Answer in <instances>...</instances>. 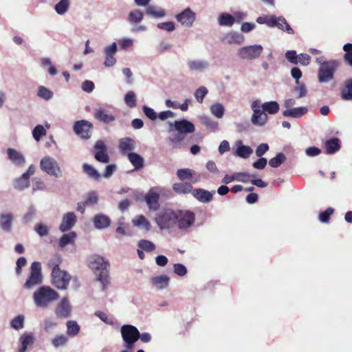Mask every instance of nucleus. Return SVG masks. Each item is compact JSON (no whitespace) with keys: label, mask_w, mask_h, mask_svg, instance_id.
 Wrapping results in <instances>:
<instances>
[{"label":"nucleus","mask_w":352,"mask_h":352,"mask_svg":"<svg viewBox=\"0 0 352 352\" xmlns=\"http://www.w3.org/2000/svg\"><path fill=\"white\" fill-rule=\"evenodd\" d=\"M89 266L95 272L97 280L101 284L102 290H106L110 283L108 270L109 261L102 256L94 255L89 258Z\"/></svg>","instance_id":"obj_1"},{"label":"nucleus","mask_w":352,"mask_h":352,"mask_svg":"<svg viewBox=\"0 0 352 352\" xmlns=\"http://www.w3.org/2000/svg\"><path fill=\"white\" fill-rule=\"evenodd\" d=\"M195 130V125L186 119L169 122V140L173 143H179L184 140L186 134L192 133Z\"/></svg>","instance_id":"obj_2"},{"label":"nucleus","mask_w":352,"mask_h":352,"mask_svg":"<svg viewBox=\"0 0 352 352\" xmlns=\"http://www.w3.org/2000/svg\"><path fill=\"white\" fill-rule=\"evenodd\" d=\"M33 298L38 307L45 308L58 298V294L50 287L42 286L34 292Z\"/></svg>","instance_id":"obj_3"},{"label":"nucleus","mask_w":352,"mask_h":352,"mask_svg":"<svg viewBox=\"0 0 352 352\" xmlns=\"http://www.w3.org/2000/svg\"><path fill=\"white\" fill-rule=\"evenodd\" d=\"M316 61L320 65L318 70V80L327 82L333 78L334 73L338 66L336 60L327 61L323 56L316 58Z\"/></svg>","instance_id":"obj_4"},{"label":"nucleus","mask_w":352,"mask_h":352,"mask_svg":"<svg viewBox=\"0 0 352 352\" xmlns=\"http://www.w3.org/2000/svg\"><path fill=\"white\" fill-rule=\"evenodd\" d=\"M120 333L123 340V346L127 350H132L135 343L140 338V331L133 325L124 324L120 328Z\"/></svg>","instance_id":"obj_5"},{"label":"nucleus","mask_w":352,"mask_h":352,"mask_svg":"<svg viewBox=\"0 0 352 352\" xmlns=\"http://www.w3.org/2000/svg\"><path fill=\"white\" fill-rule=\"evenodd\" d=\"M155 219L161 230L171 228L177 224V212L163 210L157 214Z\"/></svg>","instance_id":"obj_6"},{"label":"nucleus","mask_w":352,"mask_h":352,"mask_svg":"<svg viewBox=\"0 0 352 352\" xmlns=\"http://www.w3.org/2000/svg\"><path fill=\"white\" fill-rule=\"evenodd\" d=\"M40 168L44 173L50 176L59 178L63 175V173L58 163L51 156L47 155L41 160Z\"/></svg>","instance_id":"obj_7"},{"label":"nucleus","mask_w":352,"mask_h":352,"mask_svg":"<svg viewBox=\"0 0 352 352\" xmlns=\"http://www.w3.org/2000/svg\"><path fill=\"white\" fill-rule=\"evenodd\" d=\"M195 221V214L190 210H178L177 212V223L181 230L191 228Z\"/></svg>","instance_id":"obj_8"},{"label":"nucleus","mask_w":352,"mask_h":352,"mask_svg":"<svg viewBox=\"0 0 352 352\" xmlns=\"http://www.w3.org/2000/svg\"><path fill=\"white\" fill-rule=\"evenodd\" d=\"M43 276L41 274V265L39 262H33L30 267V276L25 283L24 287L30 289L41 283Z\"/></svg>","instance_id":"obj_9"},{"label":"nucleus","mask_w":352,"mask_h":352,"mask_svg":"<svg viewBox=\"0 0 352 352\" xmlns=\"http://www.w3.org/2000/svg\"><path fill=\"white\" fill-rule=\"evenodd\" d=\"M258 105L259 100H256L251 104V109L253 111L251 122L254 126H263L268 121V116L261 110Z\"/></svg>","instance_id":"obj_10"},{"label":"nucleus","mask_w":352,"mask_h":352,"mask_svg":"<svg viewBox=\"0 0 352 352\" xmlns=\"http://www.w3.org/2000/svg\"><path fill=\"white\" fill-rule=\"evenodd\" d=\"M70 280L71 276L65 271L59 269L52 272V284L58 289H66Z\"/></svg>","instance_id":"obj_11"},{"label":"nucleus","mask_w":352,"mask_h":352,"mask_svg":"<svg viewBox=\"0 0 352 352\" xmlns=\"http://www.w3.org/2000/svg\"><path fill=\"white\" fill-rule=\"evenodd\" d=\"M263 48L261 45H252L241 47L238 50V56L245 60L258 58L262 54Z\"/></svg>","instance_id":"obj_12"},{"label":"nucleus","mask_w":352,"mask_h":352,"mask_svg":"<svg viewBox=\"0 0 352 352\" xmlns=\"http://www.w3.org/2000/svg\"><path fill=\"white\" fill-rule=\"evenodd\" d=\"M186 66L190 72L203 73L209 69L210 63L204 58H195L188 60Z\"/></svg>","instance_id":"obj_13"},{"label":"nucleus","mask_w":352,"mask_h":352,"mask_svg":"<svg viewBox=\"0 0 352 352\" xmlns=\"http://www.w3.org/2000/svg\"><path fill=\"white\" fill-rule=\"evenodd\" d=\"M118 52L116 43L113 42L109 45L104 47L103 53L104 56V66L106 67H111L116 64L117 60L115 57Z\"/></svg>","instance_id":"obj_14"},{"label":"nucleus","mask_w":352,"mask_h":352,"mask_svg":"<svg viewBox=\"0 0 352 352\" xmlns=\"http://www.w3.org/2000/svg\"><path fill=\"white\" fill-rule=\"evenodd\" d=\"M161 190L158 187L151 188L145 195V201L151 210H157L159 207V199Z\"/></svg>","instance_id":"obj_15"},{"label":"nucleus","mask_w":352,"mask_h":352,"mask_svg":"<svg viewBox=\"0 0 352 352\" xmlns=\"http://www.w3.org/2000/svg\"><path fill=\"white\" fill-rule=\"evenodd\" d=\"M175 19L182 25L190 28L196 19V14L190 8H187L177 14Z\"/></svg>","instance_id":"obj_16"},{"label":"nucleus","mask_w":352,"mask_h":352,"mask_svg":"<svg viewBox=\"0 0 352 352\" xmlns=\"http://www.w3.org/2000/svg\"><path fill=\"white\" fill-rule=\"evenodd\" d=\"M92 124L87 120H79L74 123V131L82 138L88 139L90 138Z\"/></svg>","instance_id":"obj_17"},{"label":"nucleus","mask_w":352,"mask_h":352,"mask_svg":"<svg viewBox=\"0 0 352 352\" xmlns=\"http://www.w3.org/2000/svg\"><path fill=\"white\" fill-rule=\"evenodd\" d=\"M55 314L59 318H67L71 316L72 306L67 297L62 298L58 304L55 310Z\"/></svg>","instance_id":"obj_18"},{"label":"nucleus","mask_w":352,"mask_h":352,"mask_svg":"<svg viewBox=\"0 0 352 352\" xmlns=\"http://www.w3.org/2000/svg\"><path fill=\"white\" fill-rule=\"evenodd\" d=\"M94 148L96 160L102 163H108L109 157L107 154V148L104 142L102 140H98L95 144Z\"/></svg>","instance_id":"obj_19"},{"label":"nucleus","mask_w":352,"mask_h":352,"mask_svg":"<svg viewBox=\"0 0 352 352\" xmlns=\"http://www.w3.org/2000/svg\"><path fill=\"white\" fill-rule=\"evenodd\" d=\"M77 217L73 212L65 213L62 218L61 223L59 226V230L62 232L70 230L76 224Z\"/></svg>","instance_id":"obj_20"},{"label":"nucleus","mask_w":352,"mask_h":352,"mask_svg":"<svg viewBox=\"0 0 352 352\" xmlns=\"http://www.w3.org/2000/svg\"><path fill=\"white\" fill-rule=\"evenodd\" d=\"M214 190L208 191L204 188H195L192 191V197L201 203L207 204L212 201Z\"/></svg>","instance_id":"obj_21"},{"label":"nucleus","mask_w":352,"mask_h":352,"mask_svg":"<svg viewBox=\"0 0 352 352\" xmlns=\"http://www.w3.org/2000/svg\"><path fill=\"white\" fill-rule=\"evenodd\" d=\"M135 148L136 142L133 138L126 137L119 140V148L121 153L129 155Z\"/></svg>","instance_id":"obj_22"},{"label":"nucleus","mask_w":352,"mask_h":352,"mask_svg":"<svg viewBox=\"0 0 352 352\" xmlns=\"http://www.w3.org/2000/svg\"><path fill=\"white\" fill-rule=\"evenodd\" d=\"M272 20L273 21V25H271L270 28L277 27L278 29L285 31L288 34H294V32L293 29L287 23L284 17L272 15Z\"/></svg>","instance_id":"obj_23"},{"label":"nucleus","mask_w":352,"mask_h":352,"mask_svg":"<svg viewBox=\"0 0 352 352\" xmlns=\"http://www.w3.org/2000/svg\"><path fill=\"white\" fill-rule=\"evenodd\" d=\"M94 227L98 230H102L108 228L110 226L111 220L104 214H98L93 218Z\"/></svg>","instance_id":"obj_24"},{"label":"nucleus","mask_w":352,"mask_h":352,"mask_svg":"<svg viewBox=\"0 0 352 352\" xmlns=\"http://www.w3.org/2000/svg\"><path fill=\"white\" fill-rule=\"evenodd\" d=\"M146 14L154 19H162L166 15V12L165 9L162 7L155 5H148L146 8Z\"/></svg>","instance_id":"obj_25"},{"label":"nucleus","mask_w":352,"mask_h":352,"mask_svg":"<svg viewBox=\"0 0 352 352\" xmlns=\"http://www.w3.org/2000/svg\"><path fill=\"white\" fill-rule=\"evenodd\" d=\"M308 112V109L306 107H294L291 109H286L283 111V115L285 117L299 118Z\"/></svg>","instance_id":"obj_26"},{"label":"nucleus","mask_w":352,"mask_h":352,"mask_svg":"<svg viewBox=\"0 0 352 352\" xmlns=\"http://www.w3.org/2000/svg\"><path fill=\"white\" fill-rule=\"evenodd\" d=\"M235 145L236 147L235 155L240 157L247 159L253 153L252 148L249 146L244 145L241 140L237 141Z\"/></svg>","instance_id":"obj_27"},{"label":"nucleus","mask_w":352,"mask_h":352,"mask_svg":"<svg viewBox=\"0 0 352 352\" xmlns=\"http://www.w3.org/2000/svg\"><path fill=\"white\" fill-rule=\"evenodd\" d=\"M7 153L9 160L15 165L23 166L25 164L24 156L16 150L10 148L7 150Z\"/></svg>","instance_id":"obj_28"},{"label":"nucleus","mask_w":352,"mask_h":352,"mask_svg":"<svg viewBox=\"0 0 352 352\" xmlns=\"http://www.w3.org/2000/svg\"><path fill=\"white\" fill-rule=\"evenodd\" d=\"M170 278L167 275L156 276L151 279L153 285L157 289H164L166 288L169 284Z\"/></svg>","instance_id":"obj_29"},{"label":"nucleus","mask_w":352,"mask_h":352,"mask_svg":"<svg viewBox=\"0 0 352 352\" xmlns=\"http://www.w3.org/2000/svg\"><path fill=\"white\" fill-rule=\"evenodd\" d=\"M95 118L104 123H109L115 120V116L112 114H109L107 111L102 107L96 109Z\"/></svg>","instance_id":"obj_30"},{"label":"nucleus","mask_w":352,"mask_h":352,"mask_svg":"<svg viewBox=\"0 0 352 352\" xmlns=\"http://www.w3.org/2000/svg\"><path fill=\"white\" fill-rule=\"evenodd\" d=\"M258 106L263 112L269 114H276L278 112L280 109L279 104L276 101H270L261 103V101L259 100Z\"/></svg>","instance_id":"obj_31"},{"label":"nucleus","mask_w":352,"mask_h":352,"mask_svg":"<svg viewBox=\"0 0 352 352\" xmlns=\"http://www.w3.org/2000/svg\"><path fill=\"white\" fill-rule=\"evenodd\" d=\"M223 41L228 44H241L244 41V36L237 32H230L223 38Z\"/></svg>","instance_id":"obj_32"},{"label":"nucleus","mask_w":352,"mask_h":352,"mask_svg":"<svg viewBox=\"0 0 352 352\" xmlns=\"http://www.w3.org/2000/svg\"><path fill=\"white\" fill-rule=\"evenodd\" d=\"M132 223L134 226L146 231H149L151 228V223L143 215H138L134 217L132 220Z\"/></svg>","instance_id":"obj_33"},{"label":"nucleus","mask_w":352,"mask_h":352,"mask_svg":"<svg viewBox=\"0 0 352 352\" xmlns=\"http://www.w3.org/2000/svg\"><path fill=\"white\" fill-rule=\"evenodd\" d=\"M76 233L73 231L63 234L58 241L59 247L60 248H63L69 244H73L76 239Z\"/></svg>","instance_id":"obj_34"},{"label":"nucleus","mask_w":352,"mask_h":352,"mask_svg":"<svg viewBox=\"0 0 352 352\" xmlns=\"http://www.w3.org/2000/svg\"><path fill=\"white\" fill-rule=\"evenodd\" d=\"M71 6L70 0H60L54 6V10L58 15H65L69 10Z\"/></svg>","instance_id":"obj_35"},{"label":"nucleus","mask_w":352,"mask_h":352,"mask_svg":"<svg viewBox=\"0 0 352 352\" xmlns=\"http://www.w3.org/2000/svg\"><path fill=\"white\" fill-rule=\"evenodd\" d=\"M340 96L344 100H352V79H348L344 82Z\"/></svg>","instance_id":"obj_36"},{"label":"nucleus","mask_w":352,"mask_h":352,"mask_svg":"<svg viewBox=\"0 0 352 352\" xmlns=\"http://www.w3.org/2000/svg\"><path fill=\"white\" fill-rule=\"evenodd\" d=\"M173 190L178 194H188L193 190L192 186L188 183L178 182L173 186Z\"/></svg>","instance_id":"obj_37"},{"label":"nucleus","mask_w":352,"mask_h":352,"mask_svg":"<svg viewBox=\"0 0 352 352\" xmlns=\"http://www.w3.org/2000/svg\"><path fill=\"white\" fill-rule=\"evenodd\" d=\"M69 342V338L63 334H56L51 340V344L55 349L65 347Z\"/></svg>","instance_id":"obj_38"},{"label":"nucleus","mask_w":352,"mask_h":352,"mask_svg":"<svg viewBox=\"0 0 352 352\" xmlns=\"http://www.w3.org/2000/svg\"><path fill=\"white\" fill-rule=\"evenodd\" d=\"M201 122L210 131L215 132L219 129V123L209 116H203L199 118Z\"/></svg>","instance_id":"obj_39"},{"label":"nucleus","mask_w":352,"mask_h":352,"mask_svg":"<svg viewBox=\"0 0 352 352\" xmlns=\"http://www.w3.org/2000/svg\"><path fill=\"white\" fill-rule=\"evenodd\" d=\"M128 159L133 164L135 170H140L144 166V158L136 153H131L128 155Z\"/></svg>","instance_id":"obj_40"},{"label":"nucleus","mask_w":352,"mask_h":352,"mask_svg":"<svg viewBox=\"0 0 352 352\" xmlns=\"http://www.w3.org/2000/svg\"><path fill=\"white\" fill-rule=\"evenodd\" d=\"M12 214L11 213L1 214L0 215V227L5 231H10L12 228Z\"/></svg>","instance_id":"obj_41"},{"label":"nucleus","mask_w":352,"mask_h":352,"mask_svg":"<svg viewBox=\"0 0 352 352\" xmlns=\"http://www.w3.org/2000/svg\"><path fill=\"white\" fill-rule=\"evenodd\" d=\"M210 111L212 115L217 118H222L225 113V107L220 102H214L210 107Z\"/></svg>","instance_id":"obj_42"},{"label":"nucleus","mask_w":352,"mask_h":352,"mask_svg":"<svg viewBox=\"0 0 352 352\" xmlns=\"http://www.w3.org/2000/svg\"><path fill=\"white\" fill-rule=\"evenodd\" d=\"M234 22V17L228 13H222L218 17V23L221 26L231 27Z\"/></svg>","instance_id":"obj_43"},{"label":"nucleus","mask_w":352,"mask_h":352,"mask_svg":"<svg viewBox=\"0 0 352 352\" xmlns=\"http://www.w3.org/2000/svg\"><path fill=\"white\" fill-rule=\"evenodd\" d=\"M194 171L190 168L178 169L176 175L181 181H192Z\"/></svg>","instance_id":"obj_44"},{"label":"nucleus","mask_w":352,"mask_h":352,"mask_svg":"<svg viewBox=\"0 0 352 352\" xmlns=\"http://www.w3.org/2000/svg\"><path fill=\"white\" fill-rule=\"evenodd\" d=\"M325 148L328 154H333L340 148V141L338 138H331L325 142Z\"/></svg>","instance_id":"obj_45"},{"label":"nucleus","mask_w":352,"mask_h":352,"mask_svg":"<svg viewBox=\"0 0 352 352\" xmlns=\"http://www.w3.org/2000/svg\"><path fill=\"white\" fill-rule=\"evenodd\" d=\"M144 13L140 10L131 11L128 16V21L131 24L138 23L142 21Z\"/></svg>","instance_id":"obj_46"},{"label":"nucleus","mask_w":352,"mask_h":352,"mask_svg":"<svg viewBox=\"0 0 352 352\" xmlns=\"http://www.w3.org/2000/svg\"><path fill=\"white\" fill-rule=\"evenodd\" d=\"M34 337L32 333H23L20 338L21 346L19 348V352H25L28 345L32 343Z\"/></svg>","instance_id":"obj_47"},{"label":"nucleus","mask_w":352,"mask_h":352,"mask_svg":"<svg viewBox=\"0 0 352 352\" xmlns=\"http://www.w3.org/2000/svg\"><path fill=\"white\" fill-rule=\"evenodd\" d=\"M67 334L70 336H76L80 331V326L74 320L67 322Z\"/></svg>","instance_id":"obj_48"},{"label":"nucleus","mask_w":352,"mask_h":352,"mask_svg":"<svg viewBox=\"0 0 352 352\" xmlns=\"http://www.w3.org/2000/svg\"><path fill=\"white\" fill-rule=\"evenodd\" d=\"M37 95L39 98L45 100H50L54 96L53 92L50 89L43 85L38 87Z\"/></svg>","instance_id":"obj_49"},{"label":"nucleus","mask_w":352,"mask_h":352,"mask_svg":"<svg viewBox=\"0 0 352 352\" xmlns=\"http://www.w3.org/2000/svg\"><path fill=\"white\" fill-rule=\"evenodd\" d=\"M83 171L90 177L98 180L100 178V175L98 170L88 164H84L82 165Z\"/></svg>","instance_id":"obj_50"},{"label":"nucleus","mask_w":352,"mask_h":352,"mask_svg":"<svg viewBox=\"0 0 352 352\" xmlns=\"http://www.w3.org/2000/svg\"><path fill=\"white\" fill-rule=\"evenodd\" d=\"M286 160V156L283 153H278L276 157L272 158L269 161V164L273 168H277L280 166Z\"/></svg>","instance_id":"obj_51"},{"label":"nucleus","mask_w":352,"mask_h":352,"mask_svg":"<svg viewBox=\"0 0 352 352\" xmlns=\"http://www.w3.org/2000/svg\"><path fill=\"white\" fill-rule=\"evenodd\" d=\"M29 186V178L25 176L23 174L21 177H19L14 180V186L15 188L19 190H23L28 188Z\"/></svg>","instance_id":"obj_52"},{"label":"nucleus","mask_w":352,"mask_h":352,"mask_svg":"<svg viewBox=\"0 0 352 352\" xmlns=\"http://www.w3.org/2000/svg\"><path fill=\"white\" fill-rule=\"evenodd\" d=\"M24 320L25 318L23 315H19L11 320L10 325L14 329H21L24 327Z\"/></svg>","instance_id":"obj_53"},{"label":"nucleus","mask_w":352,"mask_h":352,"mask_svg":"<svg viewBox=\"0 0 352 352\" xmlns=\"http://www.w3.org/2000/svg\"><path fill=\"white\" fill-rule=\"evenodd\" d=\"M208 89L204 86H201L195 90L194 96L199 103H202L204 98L208 94Z\"/></svg>","instance_id":"obj_54"},{"label":"nucleus","mask_w":352,"mask_h":352,"mask_svg":"<svg viewBox=\"0 0 352 352\" xmlns=\"http://www.w3.org/2000/svg\"><path fill=\"white\" fill-rule=\"evenodd\" d=\"M124 102L130 108H133L136 106L135 94L133 91H129L124 96Z\"/></svg>","instance_id":"obj_55"},{"label":"nucleus","mask_w":352,"mask_h":352,"mask_svg":"<svg viewBox=\"0 0 352 352\" xmlns=\"http://www.w3.org/2000/svg\"><path fill=\"white\" fill-rule=\"evenodd\" d=\"M61 258L60 256L56 254L52 256L47 262V266L51 268L52 272L54 270H59V265L61 263Z\"/></svg>","instance_id":"obj_56"},{"label":"nucleus","mask_w":352,"mask_h":352,"mask_svg":"<svg viewBox=\"0 0 352 352\" xmlns=\"http://www.w3.org/2000/svg\"><path fill=\"white\" fill-rule=\"evenodd\" d=\"M138 247L146 252H151L155 249V245L153 242L144 239L139 241Z\"/></svg>","instance_id":"obj_57"},{"label":"nucleus","mask_w":352,"mask_h":352,"mask_svg":"<svg viewBox=\"0 0 352 352\" xmlns=\"http://www.w3.org/2000/svg\"><path fill=\"white\" fill-rule=\"evenodd\" d=\"M34 230L41 237H43L49 234L50 228L43 223H37L35 225Z\"/></svg>","instance_id":"obj_58"},{"label":"nucleus","mask_w":352,"mask_h":352,"mask_svg":"<svg viewBox=\"0 0 352 352\" xmlns=\"http://www.w3.org/2000/svg\"><path fill=\"white\" fill-rule=\"evenodd\" d=\"M46 130L43 126L38 124L34 127L32 131V135L35 140L39 141L41 138L45 135Z\"/></svg>","instance_id":"obj_59"},{"label":"nucleus","mask_w":352,"mask_h":352,"mask_svg":"<svg viewBox=\"0 0 352 352\" xmlns=\"http://www.w3.org/2000/svg\"><path fill=\"white\" fill-rule=\"evenodd\" d=\"M58 326L57 322L52 318H46L43 321L44 330L46 332H50L56 328Z\"/></svg>","instance_id":"obj_60"},{"label":"nucleus","mask_w":352,"mask_h":352,"mask_svg":"<svg viewBox=\"0 0 352 352\" xmlns=\"http://www.w3.org/2000/svg\"><path fill=\"white\" fill-rule=\"evenodd\" d=\"M87 206H93L98 203V195L96 191L89 192L87 194V199L85 201Z\"/></svg>","instance_id":"obj_61"},{"label":"nucleus","mask_w":352,"mask_h":352,"mask_svg":"<svg viewBox=\"0 0 352 352\" xmlns=\"http://www.w3.org/2000/svg\"><path fill=\"white\" fill-rule=\"evenodd\" d=\"M252 178H254V175H250L245 172L237 173L236 180L243 183L251 182Z\"/></svg>","instance_id":"obj_62"},{"label":"nucleus","mask_w":352,"mask_h":352,"mask_svg":"<svg viewBox=\"0 0 352 352\" xmlns=\"http://www.w3.org/2000/svg\"><path fill=\"white\" fill-rule=\"evenodd\" d=\"M120 47L122 50H126L133 46L134 41L131 38L124 37L119 41Z\"/></svg>","instance_id":"obj_63"},{"label":"nucleus","mask_w":352,"mask_h":352,"mask_svg":"<svg viewBox=\"0 0 352 352\" xmlns=\"http://www.w3.org/2000/svg\"><path fill=\"white\" fill-rule=\"evenodd\" d=\"M142 111L144 115L151 120H155L157 118V113L152 108L143 106Z\"/></svg>","instance_id":"obj_64"}]
</instances>
